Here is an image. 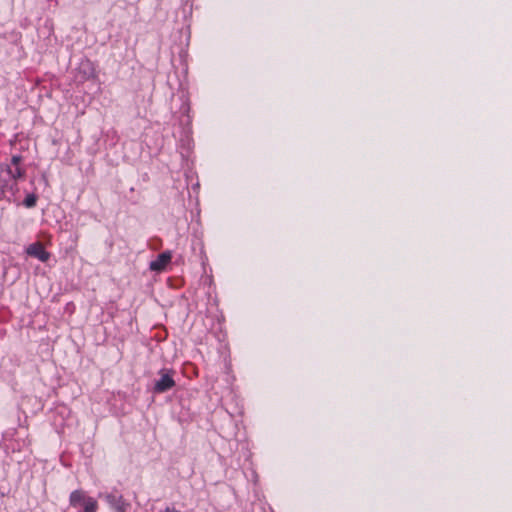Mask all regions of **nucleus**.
Returning a JSON list of instances; mask_svg holds the SVG:
<instances>
[{
  "label": "nucleus",
  "mask_w": 512,
  "mask_h": 512,
  "mask_svg": "<svg viewBox=\"0 0 512 512\" xmlns=\"http://www.w3.org/2000/svg\"><path fill=\"white\" fill-rule=\"evenodd\" d=\"M104 497L110 507L116 512H126L127 504L124 502L122 496L117 494H106Z\"/></svg>",
  "instance_id": "20e7f679"
},
{
  "label": "nucleus",
  "mask_w": 512,
  "mask_h": 512,
  "mask_svg": "<svg viewBox=\"0 0 512 512\" xmlns=\"http://www.w3.org/2000/svg\"><path fill=\"white\" fill-rule=\"evenodd\" d=\"M26 253L32 257L46 262L50 258V254L44 249L43 245L39 242L32 243L26 249Z\"/></svg>",
  "instance_id": "7ed1b4c3"
},
{
  "label": "nucleus",
  "mask_w": 512,
  "mask_h": 512,
  "mask_svg": "<svg viewBox=\"0 0 512 512\" xmlns=\"http://www.w3.org/2000/svg\"><path fill=\"white\" fill-rule=\"evenodd\" d=\"M175 381L169 371L162 370L160 372V379L155 382L154 391L157 393H163L172 387H174Z\"/></svg>",
  "instance_id": "f03ea898"
},
{
  "label": "nucleus",
  "mask_w": 512,
  "mask_h": 512,
  "mask_svg": "<svg viewBox=\"0 0 512 512\" xmlns=\"http://www.w3.org/2000/svg\"><path fill=\"white\" fill-rule=\"evenodd\" d=\"M88 496L82 490H75L70 495V504L74 507L79 505L83 506L84 501Z\"/></svg>",
  "instance_id": "423d86ee"
},
{
  "label": "nucleus",
  "mask_w": 512,
  "mask_h": 512,
  "mask_svg": "<svg viewBox=\"0 0 512 512\" xmlns=\"http://www.w3.org/2000/svg\"><path fill=\"white\" fill-rule=\"evenodd\" d=\"M84 512H96L98 504L97 501L91 497H87L83 503Z\"/></svg>",
  "instance_id": "0eeeda50"
},
{
  "label": "nucleus",
  "mask_w": 512,
  "mask_h": 512,
  "mask_svg": "<svg viewBox=\"0 0 512 512\" xmlns=\"http://www.w3.org/2000/svg\"><path fill=\"white\" fill-rule=\"evenodd\" d=\"M170 260H171V254L169 252H164V253L160 254L156 260H154L150 263V269L153 271L160 272V271L164 270V268L170 262Z\"/></svg>",
  "instance_id": "39448f33"
},
{
  "label": "nucleus",
  "mask_w": 512,
  "mask_h": 512,
  "mask_svg": "<svg viewBox=\"0 0 512 512\" xmlns=\"http://www.w3.org/2000/svg\"><path fill=\"white\" fill-rule=\"evenodd\" d=\"M22 158L21 156L19 155H14L12 158H11V163L13 166H19L20 162H21Z\"/></svg>",
  "instance_id": "1a4fd4ad"
},
{
  "label": "nucleus",
  "mask_w": 512,
  "mask_h": 512,
  "mask_svg": "<svg viewBox=\"0 0 512 512\" xmlns=\"http://www.w3.org/2000/svg\"><path fill=\"white\" fill-rule=\"evenodd\" d=\"M36 201H37V197L36 195L34 194H29L27 195V197L25 198L24 200V205L27 207V208H32L35 206L36 204Z\"/></svg>",
  "instance_id": "6e6552de"
},
{
  "label": "nucleus",
  "mask_w": 512,
  "mask_h": 512,
  "mask_svg": "<svg viewBox=\"0 0 512 512\" xmlns=\"http://www.w3.org/2000/svg\"><path fill=\"white\" fill-rule=\"evenodd\" d=\"M24 176V171L20 168V166H15L12 169L10 166H1L0 167V188L13 190L14 185L12 182L16 181L18 178H22Z\"/></svg>",
  "instance_id": "f257e3e1"
}]
</instances>
